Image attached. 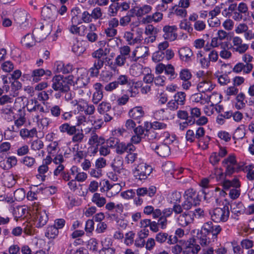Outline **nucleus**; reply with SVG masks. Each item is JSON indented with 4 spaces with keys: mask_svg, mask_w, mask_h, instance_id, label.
<instances>
[{
    "mask_svg": "<svg viewBox=\"0 0 254 254\" xmlns=\"http://www.w3.org/2000/svg\"><path fill=\"white\" fill-rule=\"evenodd\" d=\"M127 153L125 157L126 161L127 164L133 163L137 158V153H134V151L127 152Z\"/></svg>",
    "mask_w": 254,
    "mask_h": 254,
    "instance_id": "obj_56",
    "label": "nucleus"
},
{
    "mask_svg": "<svg viewBox=\"0 0 254 254\" xmlns=\"http://www.w3.org/2000/svg\"><path fill=\"white\" fill-rule=\"evenodd\" d=\"M181 60L188 62L191 60L193 53L191 49L187 47L181 48L178 51Z\"/></svg>",
    "mask_w": 254,
    "mask_h": 254,
    "instance_id": "obj_28",
    "label": "nucleus"
},
{
    "mask_svg": "<svg viewBox=\"0 0 254 254\" xmlns=\"http://www.w3.org/2000/svg\"><path fill=\"white\" fill-rule=\"evenodd\" d=\"M59 234V230L54 226L47 227L45 232V236L49 239H54Z\"/></svg>",
    "mask_w": 254,
    "mask_h": 254,
    "instance_id": "obj_45",
    "label": "nucleus"
},
{
    "mask_svg": "<svg viewBox=\"0 0 254 254\" xmlns=\"http://www.w3.org/2000/svg\"><path fill=\"white\" fill-rule=\"evenodd\" d=\"M21 162L23 163L25 166L31 168L36 163V161L34 158L26 156L24 157L21 161Z\"/></svg>",
    "mask_w": 254,
    "mask_h": 254,
    "instance_id": "obj_53",
    "label": "nucleus"
},
{
    "mask_svg": "<svg viewBox=\"0 0 254 254\" xmlns=\"http://www.w3.org/2000/svg\"><path fill=\"white\" fill-rule=\"evenodd\" d=\"M59 130L62 133H66L69 135H72L76 132L75 126H70L68 123H64L59 127Z\"/></svg>",
    "mask_w": 254,
    "mask_h": 254,
    "instance_id": "obj_34",
    "label": "nucleus"
},
{
    "mask_svg": "<svg viewBox=\"0 0 254 254\" xmlns=\"http://www.w3.org/2000/svg\"><path fill=\"white\" fill-rule=\"evenodd\" d=\"M91 200L99 207L103 206L106 203V198L101 196L100 193L97 192L93 194Z\"/></svg>",
    "mask_w": 254,
    "mask_h": 254,
    "instance_id": "obj_38",
    "label": "nucleus"
},
{
    "mask_svg": "<svg viewBox=\"0 0 254 254\" xmlns=\"http://www.w3.org/2000/svg\"><path fill=\"white\" fill-rule=\"evenodd\" d=\"M41 15L45 20L54 21L57 16V10L54 5L50 6H44L41 11Z\"/></svg>",
    "mask_w": 254,
    "mask_h": 254,
    "instance_id": "obj_13",
    "label": "nucleus"
},
{
    "mask_svg": "<svg viewBox=\"0 0 254 254\" xmlns=\"http://www.w3.org/2000/svg\"><path fill=\"white\" fill-rule=\"evenodd\" d=\"M214 88V85L208 80H203L199 82L197 85V89L201 93L211 91Z\"/></svg>",
    "mask_w": 254,
    "mask_h": 254,
    "instance_id": "obj_31",
    "label": "nucleus"
},
{
    "mask_svg": "<svg viewBox=\"0 0 254 254\" xmlns=\"http://www.w3.org/2000/svg\"><path fill=\"white\" fill-rule=\"evenodd\" d=\"M174 164L171 162H167L162 166V170L166 173L173 174L174 171Z\"/></svg>",
    "mask_w": 254,
    "mask_h": 254,
    "instance_id": "obj_60",
    "label": "nucleus"
},
{
    "mask_svg": "<svg viewBox=\"0 0 254 254\" xmlns=\"http://www.w3.org/2000/svg\"><path fill=\"white\" fill-rule=\"evenodd\" d=\"M232 213L231 217L238 220L239 217L243 214L245 211V207L241 202H235L230 205Z\"/></svg>",
    "mask_w": 254,
    "mask_h": 254,
    "instance_id": "obj_15",
    "label": "nucleus"
},
{
    "mask_svg": "<svg viewBox=\"0 0 254 254\" xmlns=\"http://www.w3.org/2000/svg\"><path fill=\"white\" fill-rule=\"evenodd\" d=\"M116 81L118 86L120 85L124 86L129 84V78L127 75L121 74L118 76Z\"/></svg>",
    "mask_w": 254,
    "mask_h": 254,
    "instance_id": "obj_61",
    "label": "nucleus"
},
{
    "mask_svg": "<svg viewBox=\"0 0 254 254\" xmlns=\"http://www.w3.org/2000/svg\"><path fill=\"white\" fill-rule=\"evenodd\" d=\"M134 236L135 234L132 231L127 233L125 235V244L127 246L131 245L133 243Z\"/></svg>",
    "mask_w": 254,
    "mask_h": 254,
    "instance_id": "obj_64",
    "label": "nucleus"
},
{
    "mask_svg": "<svg viewBox=\"0 0 254 254\" xmlns=\"http://www.w3.org/2000/svg\"><path fill=\"white\" fill-rule=\"evenodd\" d=\"M211 220L216 223L226 222L230 216V210L228 205L223 207H216L209 211Z\"/></svg>",
    "mask_w": 254,
    "mask_h": 254,
    "instance_id": "obj_3",
    "label": "nucleus"
},
{
    "mask_svg": "<svg viewBox=\"0 0 254 254\" xmlns=\"http://www.w3.org/2000/svg\"><path fill=\"white\" fill-rule=\"evenodd\" d=\"M52 87L55 91H58L61 93L69 91V85L73 83V75H69L64 77L61 75H55L52 80Z\"/></svg>",
    "mask_w": 254,
    "mask_h": 254,
    "instance_id": "obj_1",
    "label": "nucleus"
},
{
    "mask_svg": "<svg viewBox=\"0 0 254 254\" xmlns=\"http://www.w3.org/2000/svg\"><path fill=\"white\" fill-rule=\"evenodd\" d=\"M185 199L192 201L194 204H199L200 199L198 194L192 189H189L185 191L184 193Z\"/></svg>",
    "mask_w": 254,
    "mask_h": 254,
    "instance_id": "obj_26",
    "label": "nucleus"
},
{
    "mask_svg": "<svg viewBox=\"0 0 254 254\" xmlns=\"http://www.w3.org/2000/svg\"><path fill=\"white\" fill-rule=\"evenodd\" d=\"M142 32L140 29H137L134 32L126 31L123 37L129 45L140 43L142 40Z\"/></svg>",
    "mask_w": 254,
    "mask_h": 254,
    "instance_id": "obj_10",
    "label": "nucleus"
},
{
    "mask_svg": "<svg viewBox=\"0 0 254 254\" xmlns=\"http://www.w3.org/2000/svg\"><path fill=\"white\" fill-rule=\"evenodd\" d=\"M46 73V71L43 68H38L33 70L31 74V78H32V81L34 82H38L41 79V77L44 75Z\"/></svg>",
    "mask_w": 254,
    "mask_h": 254,
    "instance_id": "obj_37",
    "label": "nucleus"
},
{
    "mask_svg": "<svg viewBox=\"0 0 254 254\" xmlns=\"http://www.w3.org/2000/svg\"><path fill=\"white\" fill-rule=\"evenodd\" d=\"M104 64V60L95 59L93 66L89 70L90 76L92 77L97 76L99 73V69L103 66Z\"/></svg>",
    "mask_w": 254,
    "mask_h": 254,
    "instance_id": "obj_27",
    "label": "nucleus"
},
{
    "mask_svg": "<svg viewBox=\"0 0 254 254\" xmlns=\"http://www.w3.org/2000/svg\"><path fill=\"white\" fill-rule=\"evenodd\" d=\"M28 13L24 10L18 9L14 13V19L15 22L19 25L20 29H26L29 28Z\"/></svg>",
    "mask_w": 254,
    "mask_h": 254,
    "instance_id": "obj_6",
    "label": "nucleus"
},
{
    "mask_svg": "<svg viewBox=\"0 0 254 254\" xmlns=\"http://www.w3.org/2000/svg\"><path fill=\"white\" fill-rule=\"evenodd\" d=\"M205 130L202 127H199L195 131V137L197 140L198 145L203 149H206L208 147L210 137L209 136H205Z\"/></svg>",
    "mask_w": 254,
    "mask_h": 254,
    "instance_id": "obj_9",
    "label": "nucleus"
},
{
    "mask_svg": "<svg viewBox=\"0 0 254 254\" xmlns=\"http://www.w3.org/2000/svg\"><path fill=\"white\" fill-rule=\"evenodd\" d=\"M120 54L116 57V63L119 67L124 66L127 60L130 63L134 62V54L131 51L130 47L127 45L121 46L119 48Z\"/></svg>",
    "mask_w": 254,
    "mask_h": 254,
    "instance_id": "obj_2",
    "label": "nucleus"
},
{
    "mask_svg": "<svg viewBox=\"0 0 254 254\" xmlns=\"http://www.w3.org/2000/svg\"><path fill=\"white\" fill-rule=\"evenodd\" d=\"M179 214L177 218V222L180 226L186 227L193 222L189 212H183Z\"/></svg>",
    "mask_w": 254,
    "mask_h": 254,
    "instance_id": "obj_24",
    "label": "nucleus"
},
{
    "mask_svg": "<svg viewBox=\"0 0 254 254\" xmlns=\"http://www.w3.org/2000/svg\"><path fill=\"white\" fill-rule=\"evenodd\" d=\"M85 41H79L75 39L72 46V52L77 56L81 55L85 51Z\"/></svg>",
    "mask_w": 254,
    "mask_h": 254,
    "instance_id": "obj_29",
    "label": "nucleus"
},
{
    "mask_svg": "<svg viewBox=\"0 0 254 254\" xmlns=\"http://www.w3.org/2000/svg\"><path fill=\"white\" fill-rule=\"evenodd\" d=\"M107 196L111 197L116 195L121 190V186L118 183L111 184Z\"/></svg>",
    "mask_w": 254,
    "mask_h": 254,
    "instance_id": "obj_46",
    "label": "nucleus"
},
{
    "mask_svg": "<svg viewBox=\"0 0 254 254\" xmlns=\"http://www.w3.org/2000/svg\"><path fill=\"white\" fill-rule=\"evenodd\" d=\"M177 28L176 26L166 25L163 28L164 34L163 37L166 40L170 41H175L177 38V34L176 33Z\"/></svg>",
    "mask_w": 254,
    "mask_h": 254,
    "instance_id": "obj_19",
    "label": "nucleus"
},
{
    "mask_svg": "<svg viewBox=\"0 0 254 254\" xmlns=\"http://www.w3.org/2000/svg\"><path fill=\"white\" fill-rule=\"evenodd\" d=\"M152 170L151 166L144 163H140L133 171V176L136 179L144 180L151 173Z\"/></svg>",
    "mask_w": 254,
    "mask_h": 254,
    "instance_id": "obj_5",
    "label": "nucleus"
},
{
    "mask_svg": "<svg viewBox=\"0 0 254 254\" xmlns=\"http://www.w3.org/2000/svg\"><path fill=\"white\" fill-rule=\"evenodd\" d=\"M192 220L194 218H199L204 216V211L200 208H195L193 211H189Z\"/></svg>",
    "mask_w": 254,
    "mask_h": 254,
    "instance_id": "obj_58",
    "label": "nucleus"
},
{
    "mask_svg": "<svg viewBox=\"0 0 254 254\" xmlns=\"http://www.w3.org/2000/svg\"><path fill=\"white\" fill-rule=\"evenodd\" d=\"M222 186L223 189L230 190L229 195L231 199H235L240 196L241 184L238 179L235 178L232 181L225 180L222 182Z\"/></svg>",
    "mask_w": 254,
    "mask_h": 254,
    "instance_id": "obj_4",
    "label": "nucleus"
},
{
    "mask_svg": "<svg viewBox=\"0 0 254 254\" xmlns=\"http://www.w3.org/2000/svg\"><path fill=\"white\" fill-rule=\"evenodd\" d=\"M73 66L70 64H59L57 66V70L59 72L63 74H67L72 71Z\"/></svg>",
    "mask_w": 254,
    "mask_h": 254,
    "instance_id": "obj_47",
    "label": "nucleus"
},
{
    "mask_svg": "<svg viewBox=\"0 0 254 254\" xmlns=\"http://www.w3.org/2000/svg\"><path fill=\"white\" fill-rule=\"evenodd\" d=\"M34 219L36 227L41 228L47 223L48 220V216L45 210H36Z\"/></svg>",
    "mask_w": 254,
    "mask_h": 254,
    "instance_id": "obj_18",
    "label": "nucleus"
},
{
    "mask_svg": "<svg viewBox=\"0 0 254 254\" xmlns=\"http://www.w3.org/2000/svg\"><path fill=\"white\" fill-rule=\"evenodd\" d=\"M120 9V3L115 2L110 4L108 8V14L110 16H115L117 15Z\"/></svg>",
    "mask_w": 254,
    "mask_h": 254,
    "instance_id": "obj_50",
    "label": "nucleus"
},
{
    "mask_svg": "<svg viewBox=\"0 0 254 254\" xmlns=\"http://www.w3.org/2000/svg\"><path fill=\"white\" fill-rule=\"evenodd\" d=\"M52 31L51 25L50 24L41 25L39 28H36L33 31L36 37L37 40L40 42L45 39Z\"/></svg>",
    "mask_w": 254,
    "mask_h": 254,
    "instance_id": "obj_11",
    "label": "nucleus"
},
{
    "mask_svg": "<svg viewBox=\"0 0 254 254\" xmlns=\"http://www.w3.org/2000/svg\"><path fill=\"white\" fill-rule=\"evenodd\" d=\"M38 104L39 102L36 99L29 100L26 106L27 111L30 113L37 112Z\"/></svg>",
    "mask_w": 254,
    "mask_h": 254,
    "instance_id": "obj_44",
    "label": "nucleus"
},
{
    "mask_svg": "<svg viewBox=\"0 0 254 254\" xmlns=\"http://www.w3.org/2000/svg\"><path fill=\"white\" fill-rule=\"evenodd\" d=\"M190 99L193 102L200 103L201 105H204L207 102V98L203 96L201 92L195 93L191 95Z\"/></svg>",
    "mask_w": 254,
    "mask_h": 254,
    "instance_id": "obj_41",
    "label": "nucleus"
},
{
    "mask_svg": "<svg viewBox=\"0 0 254 254\" xmlns=\"http://www.w3.org/2000/svg\"><path fill=\"white\" fill-rule=\"evenodd\" d=\"M202 230L204 233L207 235L211 234L213 236L217 237L218 234L221 231L222 228L220 225L214 224L212 221H209L204 223Z\"/></svg>",
    "mask_w": 254,
    "mask_h": 254,
    "instance_id": "obj_14",
    "label": "nucleus"
},
{
    "mask_svg": "<svg viewBox=\"0 0 254 254\" xmlns=\"http://www.w3.org/2000/svg\"><path fill=\"white\" fill-rule=\"evenodd\" d=\"M97 111L100 114L103 115L105 122H110L113 119L112 106L110 103L102 102L98 105Z\"/></svg>",
    "mask_w": 254,
    "mask_h": 254,
    "instance_id": "obj_8",
    "label": "nucleus"
},
{
    "mask_svg": "<svg viewBox=\"0 0 254 254\" xmlns=\"http://www.w3.org/2000/svg\"><path fill=\"white\" fill-rule=\"evenodd\" d=\"M155 119L158 120H169L174 118L175 114H172L167 109H161L153 113Z\"/></svg>",
    "mask_w": 254,
    "mask_h": 254,
    "instance_id": "obj_21",
    "label": "nucleus"
},
{
    "mask_svg": "<svg viewBox=\"0 0 254 254\" xmlns=\"http://www.w3.org/2000/svg\"><path fill=\"white\" fill-rule=\"evenodd\" d=\"M181 193L179 191H174L168 195V199L170 203L174 204H179L181 199Z\"/></svg>",
    "mask_w": 254,
    "mask_h": 254,
    "instance_id": "obj_42",
    "label": "nucleus"
},
{
    "mask_svg": "<svg viewBox=\"0 0 254 254\" xmlns=\"http://www.w3.org/2000/svg\"><path fill=\"white\" fill-rule=\"evenodd\" d=\"M133 52L134 54V62H137L139 59L145 58L149 55L148 47L144 46L137 47Z\"/></svg>",
    "mask_w": 254,
    "mask_h": 254,
    "instance_id": "obj_25",
    "label": "nucleus"
},
{
    "mask_svg": "<svg viewBox=\"0 0 254 254\" xmlns=\"http://www.w3.org/2000/svg\"><path fill=\"white\" fill-rule=\"evenodd\" d=\"M44 147L43 141L40 139L34 140L31 143V148L34 151L39 150Z\"/></svg>",
    "mask_w": 254,
    "mask_h": 254,
    "instance_id": "obj_63",
    "label": "nucleus"
},
{
    "mask_svg": "<svg viewBox=\"0 0 254 254\" xmlns=\"http://www.w3.org/2000/svg\"><path fill=\"white\" fill-rule=\"evenodd\" d=\"M18 112V117L17 119L14 120V125L8 128L10 131L18 132L19 128L26 123V119L24 108L19 109Z\"/></svg>",
    "mask_w": 254,
    "mask_h": 254,
    "instance_id": "obj_12",
    "label": "nucleus"
},
{
    "mask_svg": "<svg viewBox=\"0 0 254 254\" xmlns=\"http://www.w3.org/2000/svg\"><path fill=\"white\" fill-rule=\"evenodd\" d=\"M90 82V77L87 71L80 70L78 72L77 77L74 81L73 79V85L74 89L81 88L86 87Z\"/></svg>",
    "mask_w": 254,
    "mask_h": 254,
    "instance_id": "obj_7",
    "label": "nucleus"
},
{
    "mask_svg": "<svg viewBox=\"0 0 254 254\" xmlns=\"http://www.w3.org/2000/svg\"><path fill=\"white\" fill-rule=\"evenodd\" d=\"M135 147L131 143L127 144L120 142L116 148V152L118 154L122 155L125 152L134 151Z\"/></svg>",
    "mask_w": 254,
    "mask_h": 254,
    "instance_id": "obj_23",
    "label": "nucleus"
},
{
    "mask_svg": "<svg viewBox=\"0 0 254 254\" xmlns=\"http://www.w3.org/2000/svg\"><path fill=\"white\" fill-rule=\"evenodd\" d=\"M129 72L133 76H139L143 73L141 65L139 64H132L129 69Z\"/></svg>",
    "mask_w": 254,
    "mask_h": 254,
    "instance_id": "obj_43",
    "label": "nucleus"
},
{
    "mask_svg": "<svg viewBox=\"0 0 254 254\" xmlns=\"http://www.w3.org/2000/svg\"><path fill=\"white\" fill-rule=\"evenodd\" d=\"M48 166L46 165H42L38 168V171L39 174L37 175L38 179H41L42 181H44L45 180L46 176L45 174L48 171Z\"/></svg>",
    "mask_w": 254,
    "mask_h": 254,
    "instance_id": "obj_52",
    "label": "nucleus"
},
{
    "mask_svg": "<svg viewBox=\"0 0 254 254\" xmlns=\"http://www.w3.org/2000/svg\"><path fill=\"white\" fill-rule=\"evenodd\" d=\"M37 40L36 37L35 36L34 33H28L25 35L21 40V43L26 48H30L34 46Z\"/></svg>",
    "mask_w": 254,
    "mask_h": 254,
    "instance_id": "obj_22",
    "label": "nucleus"
},
{
    "mask_svg": "<svg viewBox=\"0 0 254 254\" xmlns=\"http://www.w3.org/2000/svg\"><path fill=\"white\" fill-rule=\"evenodd\" d=\"M151 127L154 130L165 129L167 127V125L163 122L154 121L150 123Z\"/></svg>",
    "mask_w": 254,
    "mask_h": 254,
    "instance_id": "obj_54",
    "label": "nucleus"
},
{
    "mask_svg": "<svg viewBox=\"0 0 254 254\" xmlns=\"http://www.w3.org/2000/svg\"><path fill=\"white\" fill-rule=\"evenodd\" d=\"M206 98L208 99L207 103L210 102L211 106L213 107L221 102L222 96L218 93L214 92L211 95L207 96Z\"/></svg>",
    "mask_w": 254,
    "mask_h": 254,
    "instance_id": "obj_36",
    "label": "nucleus"
},
{
    "mask_svg": "<svg viewBox=\"0 0 254 254\" xmlns=\"http://www.w3.org/2000/svg\"><path fill=\"white\" fill-rule=\"evenodd\" d=\"M105 142V139L102 136H99L94 131L91 133L90 137L88 140V144L90 145L99 146L103 144Z\"/></svg>",
    "mask_w": 254,
    "mask_h": 254,
    "instance_id": "obj_30",
    "label": "nucleus"
},
{
    "mask_svg": "<svg viewBox=\"0 0 254 254\" xmlns=\"http://www.w3.org/2000/svg\"><path fill=\"white\" fill-rule=\"evenodd\" d=\"M233 50L239 54H244L249 48V45L243 43L242 39L237 36L232 39Z\"/></svg>",
    "mask_w": 254,
    "mask_h": 254,
    "instance_id": "obj_17",
    "label": "nucleus"
},
{
    "mask_svg": "<svg viewBox=\"0 0 254 254\" xmlns=\"http://www.w3.org/2000/svg\"><path fill=\"white\" fill-rule=\"evenodd\" d=\"M5 159H3L2 163L0 165V167L3 170H9L17 164V160L15 156H10Z\"/></svg>",
    "mask_w": 254,
    "mask_h": 254,
    "instance_id": "obj_32",
    "label": "nucleus"
},
{
    "mask_svg": "<svg viewBox=\"0 0 254 254\" xmlns=\"http://www.w3.org/2000/svg\"><path fill=\"white\" fill-rule=\"evenodd\" d=\"M165 72L166 74L170 76L171 79L175 78L177 75L175 72L174 66L171 64H167L166 66Z\"/></svg>",
    "mask_w": 254,
    "mask_h": 254,
    "instance_id": "obj_62",
    "label": "nucleus"
},
{
    "mask_svg": "<svg viewBox=\"0 0 254 254\" xmlns=\"http://www.w3.org/2000/svg\"><path fill=\"white\" fill-rule=\"evenodd\" d=\"M198 205L199 204H194L192 201L185 199L181 205H174V212L176 214H179L182 213L183 210H185V212H189V210L191 209L192 207L196 206Z\"/></svg>",
    "mask_w": 254,
    "mask_h": 254,
    "instance_id": "obj_16",
    "label": "nucleus"
},
{
    "mask_svg": "<svg viewBox=\"0 0 254 254\" xmlns=\"http://www.w3.org/2000/svg\"><path fill=\"white\" fill-rule=\"evenodd\" d=\"M186 94L184 92H178L175 94L173 98L180 106H183L186 102Z\"/></svg>",
    "mask_w": 254,
    "mask_h": 254,
    "instance_id": "obj_48",
    "label": "nucleus"
},
{
    "mask_svg": "<svg viewBox=\"0 0 254 254\" xmlns=\"http://www.w3.org/2000/svg\"><path fill=\"white\" fill-rule=\"evenodd\" d=\"M17 176L12 174H7L4 176V184L8 188L12 187L16 183Z\"/></svg>",
    "mask_w": 254,
    "mask_h": 254,
    "instance_id": "obj_35",
    "label": "nucleus"
},
{
    "mask_svg": "<svg viewBox=\"0 0 254 254\" xmlns=\"http://www.w3.org/2000/svg\"><path fill=\"white\" fill-rule=\"evenodd\" d=\"M152 9V7L149 5H144L143 6L138 7L137 10L135 15L137 17H141L146 14L149 13Z\"/></svg>",
    "mask_w": 254,
    "mask_h": 254,
    "instance_id": "obj_49",
    "label": "nucleus"
},
{
    "mask_svg": "<svg viewBox=\"0 0 254 254\" xmlns=\"http://www.w3.org/2000/svg\"><path fill=\"white\" fill-rule=\"evenodd\" d=\"M197 245L198 244H196V242L195 239H190L186 243V248L185 250L183 251V253L184 254L186 253V254H189L190 253V249Z\"/></svg>",
    "mask_w": 254,
    "mask_h": 254,
    "instance_id": "obj_55",
    "label": "nucleus"
},
{
    "mask_svg": "<svg viewBox=\"0 0 254 254\" xmlns=\"http://www.w3.org/2000/svg\"><path fill=\"white\" fill-rule=\"evenodd\" d=\"M106 51L107 49L104 50L103 48H99L92 53V57L95 59L103 60L101 57L107 55Z\"/></svg>",
    "mask_w": 254,
    "mask_h": 254,
    "instance_id": "obj_59",
    "label": "nucleus"
},
{
    "mask_svg": "<svg viewBox=\"0 0 254 254\" xmlns=\"http://www.w3.org/2000/svg\"><path fill=\"white\" fill-rule=\"evenodd\" d=\"M128 115L133 119L137 120L143 117L144 112L141 107H135L129 111Z\"/></svg>",
    "mask_w": 254,
    "mask_h": 254,
    "instance_id": "obj_33",
    "label": "nucleus"
},
{
    "mask_svg": "<svg viewBox=\"0 0 254 254\" xmlns=\"http://www.w3.org/2000/svg\"><path fill=\"white\" fill-rule=\"evenodd\" d=\"M152 149L154 150L157 154L162 157H166L171 153L170 147L165 143H162L159 145H156L152 144L150 145Z\"/></svg>",
    "mask_w": 254,
    "mask_h": 254,
    "instance_id": "obj_20",
    "label": "nucleus"
},
{
    "mask_svg": "<svg viewBox=\"0 0 254 254\" xmlns=\"http://www.w3.org/2000/svg\"><path fill=\"white\" fill-rule=\"evenodd\" d=\"M191 72L188 69H182L179 73V77L183 81L190 80L191 78Z\"/></svg>",
    "mask_w": 254,
    "mask_h": 254,
    "instance_id": "obj_57",
    "label": "nucleus"
},
{
    "mask_svg": "<svg viewBox=\"0 0 254 254\" xmlns=\"http://www.w3.org/2000/svg\"><path fill=\"white\" fill-rule=\"evenodd\" d=\"M236 99L237 103L235 107L237 109L240 110L245 107L247 101H245V95L243 93L241 92L238 94Z\"/></svg>",
    "mask_w": 254,
    "mask_h": 254,
    "instance_id": "obj_40",
    "label": "nucleus"
},
{
    "mask_svg": "<svg viewBox=\"0 0 254 254\" xmlns=\"http://www.w3.org/2000/svg\"><path fill=\"white\" fill-rule=\"evenodd\" d=\"M172 13L181 17H185L187 16V11L185 8H181L179 5H175L172 7Z\"/></svg>",
    "mask_w": 254,
    "mask_h": 254,
    "instance_id": "obj_51",
    "label": "nucleus"
},
{
    "mask_svg": "<svg viewBox=\"0 0 254 254\" xmlns=\"http://www.w3.org/2000/svg\"><path fill=\"white\" fill-rule=\"evenodd\" d=\"M37 129L34 127L31 129L24 128L20 130V135L23 138H32L37 134Z\"/></svg>",
    "mask_w": 254,
    "mask_h": 254,
    "instance_id": "obj_39",
    "label": "nucleus"
}]
</instances>
